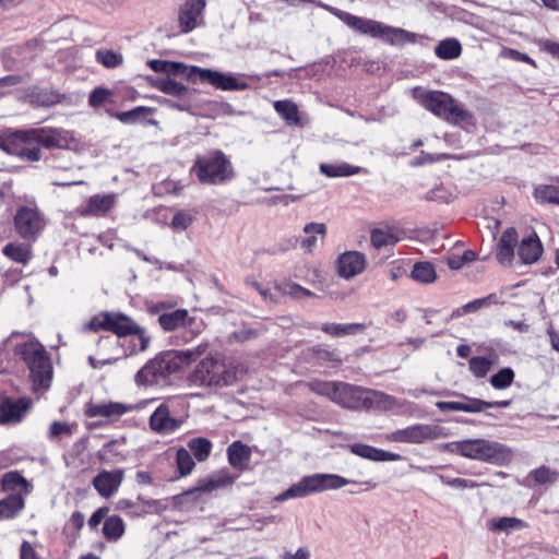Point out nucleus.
Instances as JSON below:
<instances>
[{
	"mask_svg": "<svg viewBox=\"0 0 559 559\" xmlns=\"http://www.w3.org/2000/svg\"><path fill=\"white\" fill-rule=\"evenodd\" d=\"M99 344L104 345V346L115 344L116 356H119V359L122 357L135 355L140 352H144L147 349V348L140 347V342H139L136 335H133V337L131 340H129V341L124 340L123 342H120L119 340H112L109 336H105L99 340Z\"/></svg>",
	"mask_w": 559,
	"mask_h": 559,
	"instance_id": "nucleus-32",
	"label": "nucleus"
},
{
	"mask_svg": "<svg viewBox=\"0 0 559 559\" xmlns=\"http://www.w3.org/2000/svg\"><path fill=\"white\" fill-rule=\"evenodd\" d=\"M305 385L318 395L328 397L335 404L349 408H366L368 390L341 381H323L314 379Z\"/></svg>",
	"mask_w": 559,
	"mask_h": 559,
	"instance_id": "nucleus-5",
	"label": "nucleus"
},
{
	"mask_svg": "<svg viewBox=\"0 0 559 559\" xmlns=\"http://www.w3.org/2000/svg\"><path fill=\"white\" fill-rule=\"evenodd\" d=\"M124 531V522L119 515H110L105 519L103 534L107 540L117 542L122 537Z\"/></svg>",
	"mask_w": 559,
	"mask_h": 559,
	"instance_id": "nucleus-38",
	"label": "nucleus"
},
{
	"mask_svg": "<svg viewBox=\"0 0 559 559\" xmlns=\"http://www.w3.org/2000/svg\"><path fill=\"white\" fill-rule=\"evenodd\" d=\"M349 484L364 485L366 487L365 490L374 489L378 486V484L371 479L358 483L337 474L317 473L304 476L298 483L277 495L274 500L284 502L288 499L305 498L325 490H336Z\"/></svg>",
	"mask_w": 559,
	"mask_h": 559,
	"instance_id": "nucleus-3",
	"label": "nucleus"
},
{
	"mask_svg": "<svg viewBox=\"0 0 559 559\" xmlns=\"http://www.w3.org/2000/svg\"><path fill=\"white\" fill-rule=\"evenodd\" d=\"M23 135L46 148H62L68 145L69 133L61 129L36 128L23 130Z\"/></svg>",
	"mask_w": 559,
	"mask_h": 559,
	"instance_id": "nucleus-18",
	"label": "nucleus"
},
{
	"mask_svg": "<svg viewBox=\"0 0 559 559\" xmlns=\"http://www.w3.org/2000/svg\"><path fill=\"white\" fill-rule=\"evenodd\" d=\"M411 276L413 280L424 284H430L437 278L435 266L430 262L415 263Z\"/></svg>",
	"mask_w": 559,
	"mask_h": 559,
	"instance_id": "nucleus-43",
	"label": "nucleus"
},
{
	"mask_svg": "<svg viewBox=\"0 0 559 559\" xmlns=\"http://www.w3.org/2000/svg\"><path fill=\"white\" fill-rule=\"evenodd\" d=\"M31 403L26 399H19L16 401L11 399H3L0 402V423L10 424L19 423L24 414L29 408Z\"/></svg>",
	"mask_w": 559,
	"mask_h": 559,
	"instance_id": "nucleus-23",
	"label": "nucleus"
},
{
	"mask_svg": "<svg viewBox=\"0 0 559 559\" xmlns=\"http://www.w3.org/2000/svg\"><path fill=\"white\" fill-rule=\"evenodd\" d=\"M311 554L307 547H299L295 552L285 551L281 559H310Z\"/></svg>",
	"mask_w": 559,
	"mask_h": 559,
	"instance_id": "nucleus-63",
	"label": "nucleus"
},
{
	"mask_svg": "<svg viewBox=\"0 0 559 559\" xmlns=\"http://www.w3.org/2000/svg\"><path fill=\"white\" fill-rule=\"evenodd\" d=\"M152 85L164 94L182 97L188 93V87L173 79V76L158 79Z\"/></svg>",
	"mask_w": 559,
	"mask_h": 559,
	"instance_id": "nucleus-40",
	"label": "nucleus"
},
{
	"mask_svg": "<svg viewBox=\"0 0 559 559\" xmlns=\"http://www.w3.org/2000/svg\"><path fill=\"white\" fill-rule=\"evenodd\" d=\"M487 528L493 533H510L512 531L522 530L526 527L524 521L512 518V516H501L495 518L487 521Z\"/></svg>",
	"mask_w": 559,
	"mask_h": 559,
	"instance_id": "nucleus-35",
	"label": "nucleus"
},
{
	"mask_svg": "<svg viewBox=\"0 0 559 559\" xmlns=\"http://www.w3.org/2000/svg\"><path fill=\"white\" fill-rule=\"evenodd\" d=\"M314 3L338 17L349 28L361 35L379 38L393 46H402L406 43L414 44L417 41L418 35L416 33L400 27H393L371 19L357 16L320 1Z\"/></svg>",
	"mask_w": 559,
	"mask_h": 559,
	"instance_id": "nucleus-1",
	"label": "nucleus"
},
{
	"mask_svg": "<svg viewBox=\"0 0 559 559\" xmlns=\"http://www.w3.org/2000/svg\"><path fill=\"white\" fill-rule=\"evenodd\" d=\"M463 400V412L464 413H480L487 408V402L480 399L468 397L462 395Z\"/></svg>",
	"mask_w": 559,
	"mask_h": 559,
	"instance_id": "nucleus-59",
	"label": "nucleus"
},
{
	"mask_svg": "<svg viewBox=\"0 0 559 559\" xmlns=\"http://www.w3.org/2000/svg\"><path fill=\"white\" fill-rule=\"evenodd\" d=\"M274 109L288 123H299L298 107L295 103L290 100H276Z\"/></svg>",
	"mask_w": 559,
	"mask_h": 559,
	"instance_id": "nucleus-46",
	"label": "nucleus"
},
{
	"mask_svg": "<svg viewBox=\"0 0 559 559\" xmlns=\"http://www.w3.org/2000/svg\"><path fill=\"white\" fill-rule=\"evenodd\" d=\"M124 480V469H100L93 478L92 485L97 493L105 499L115 496Z\"/></svg>",
	"mask_w": 559,
	"mask_h": 559,
	"instance_id": "nucleus-17",
	"label": "nucleus"
},
{
	"mask_svg": "<svg viewBox=\"0 0 559 559\" xmlns=\"http://www.w3.org/2000/svg\"><path fill=\"white\" fill-rule=\"evenodd\" d=\"M14 352L29 369L34 390H47L52 380V365L45 347L39 342L31 340L17 344Z\"/></svg>",
	"mask_w": 559,
	"mask_h": 559,
	"instance_id": "nucleus-6",
	"label": "nucleus"
},
{
	"mask_svg": "<svg viewBox=\"0 0 559 559\" xmlns=\"http://www.w3.org/2000/svg\"><path fill=\"white\" fill-rule=\"evenodd\" d=\"M312 355L319 362L322 364L341 362V358L335 350H330L320 346L312 348Z\"/></svg>",
	"mask_w": 559,
	"mask_h": 559,
	"instance_id": "nucleus-58",
	"label": "nucleus"
},
{
	"mask_svg": "<svg viewBox=\"0 0 559 559\" xmlns=\"http://www.w3.org/2000/svg\"><path fill=\"white\" fill-rule=\"evenodd\" d=\"M441 436V429L435 425L415 424L385 435L388 442L420 444L436 440Z\"/></svg>",
	"mask_w": 559,
	"mask_h": 559,
	"instance_id": "nucleus-14",
	"label": "nucleus"
},
{
	"mask_svg": "<svg viewBox=\"0 0 559 559\" xmlns=\"http://www.w3.org/2000/svg\"><path fill=\"white\" fill-rule=\"evenodd\" d=\"M194 217L189 211L177 212L171 219V227L175 230H186L193 222Z\"/></svg>",
	"mask_w": 559,
	"mask_h": 559,
	"instance_id": "nucleus-57",
	"label": "nucleus"
},
{
	"mask_svg": "<svg viewBox=\"0 0 559 559\" xmlns=\"http://www.w3.org/2000/svg\"><path fill=\"white\" fill-rule=\"evenodd\" d=\"M72 430L70 425L61 421H53L49 428V438H56L62 433L71 435Z\"/></svg>",
	"mask_w": 559,
	"mask_h": 559,
	"instance_id": "nucleus-61",
	"label": "nucleus"
},
{
	"mask_svg": "<svg viewBox=\"0 0 559 559\" xmlns=\"http://www.w3.org/2000/svg\"><path fill=\"white\" fill-rule=\"evenodd\" d=\"M2 252L9 259L23 264L28 262L32 257L29 247L23 243H8Z\"/></svg>",
	"mask_w": 559,
	"mask_h": 559,
	"instance_id": "nucleus-45",
	"label": "nucleus"
},
{
	"mask_svg": "<svg viewBox=\"0 0 559 559\" xmlns=\"http://www.w3.org/2000/svg\"><path fill=\"white\" fill-rule=\"evenodd\" d=\"M236 478V475H233L228 469L223 468L213 473L206 478L200 479L197 486V490L211 492L217 489L226 488L233 485Z\"/></svg>",
	"mask_w": 559,
	"mask_h": 559,
	"instance_id": "nucleus-25",
	"label": "nucleus"
},
{
	"mask_svg": "<svg viewBox=\"0 0 559 559\" xmlns=\"http://www.w3.org/2000/svg\"><path fill=\"white\" fill-rule=\"evenodd\" d=\"M152 112L153 109L150 107L138 106L131 110L116 112L114 117L124 124H133L145 119Z\"/></svg>",
	"mask_w": 559,
	"mask_h": 559,
	"instance_id": "nucleus-44",
	"label": "nucleus"
},
{
	"mask_svg": "<svg viewBox=\"0 0 559 559\" xmlns=\"http://www.w3.org/2000/svg\"><path fill=\"white\" fill-rule=\"evenodd\" d=\"M108 513V508H99L97 509L88 519V526L92 530H95L102 521H105V516Z\"/></svg>",
	"mask_w": 559,
	"mask_h": 559,
	"instance_id": "nucleus-62",
	"label": "nucleus"
},
{
	"mask_svg": "<svg viewBox=\"0 0 559 559\" xmlns=\"http://www.w3.org/2000/svg\"><path fill=\"white\" fill-rule=\"evenodd\" d=\"M285 292L288 293L289 295L294 296V297H297V298L312 296V293L310 290H308L307 288L301 287L298 284H288L287 285V289Z\"/></svg>",
	"mask_w": 559,
	"mask_h": 559,
	"instance_id": "nucleus-64",
	"label": "nucleus"
},
{
	"mask_svg": "<svg viewBox=\"0 0 559 559\" xmlns=\"http://www.w3.org/2000/svg\"><path fill=\"white\" fill-rule=\"evenodd\" d=\"M245 373L241 364L216 356L203 358L188 374V381L201 388H223L235 384Z\"/></svg>",
	"mask_w": 559,
	"mask_h": 559,
	"instance_id": "nucleus-2",
	"label": "nucleus"
},
{
	"mask_svg": "<svg viewBox=\"0 0 559 559\" xmlns=\"http://www.w3.org/2000/svg\"><path fill=\"white\" fill-rule=\"evenodd\" d=\"M205 5V0H187L180 7L178 12V23L181 33L188 34L198 26V20L201 17Z\"/></svg>",
	"mask_w": 559,
	"mask_h": 559,
	"instance_id": "nucleus-21",
	"label": "nucleus"
},
{
	"mask_svg": "<svg viewBox=\"0 0 559 559\" xmlns=\"http://www.w3.org/2000/svg\"><path fill=\"white\" fill-rule=\"evenodd\" d=\"M514 371L509 368H502L490 378V384L497 389L502 390L509 388L514 381Z\"/></svg>",
	"mask_w": 559,
	"mask_h": 559,
	"instance_id": "nucleus-48",
	"label": "nucleus"
},
{
	"mask_svg": "<svg viewBox=\"0 0 559 559\" xmlns=\"http://www.w3.org/2000/svg\"><path fill=\"white\" fill-rule=\"evenodd\" d=\"M14 225L24 239H35L45 227V219L36 207L21 206L14 216Z\"/></svg>",
	"mask_w": 559,
	"mask_h": 559,
	"instance_id": "nucleus-16",
	"label": "nucleus"
},
{
	"mask_svg": "<svg viewBox=\"0 0 559 559\" xmlns=\"http://www.w3.org/2000/svg\"><path fill=\"white\" fill-rule=\"evenodd\" d=\"M158 323L164 331L183 329L182 343H189L204 330L202 320L190 317L188 310L177 309L159 314Z\"/></svg>",
	"mask_w": 559,
	"mask_h": 559,
	"instance_id": "nucleus-11",
	"label": "nucleus"
},
{
	"mask_svg": "<svg viewBox=\"0 0 559 559\" xmlns=\"http://www.w3.org/2000/svg\"><path fill=\"white\" fill-rule=\"evenodd\" d=\"M176 462L181 476L190 474L195 465L190 452L183 448L177 451Z\"/></svg>",
	"mask_w": 559,
	"mask_h": 559,
	"instance_id": "nucleus-50",
	"label": "nucleus"
},
{
	"mask_svg": "<svg viewBox=\"0 0 559 559\" xmlns=\"http://www.w3.org/2000/svg\"><path fill=\"white\" fill-rule=\"evenodd\" d=\"M24 508V498L19 495H9L0 500V520L13 518Z\"/></svg>",
	"mask_w": 559,
	"mask_h": 559,
	"instance_id": "nucleus-41",
	"label": "nucleus"
},
{
	"mask_svg": "<svg viewBox=\"0 0 559 559\" xmlns=\"http://www.w3.org/2000/svg\"><path fill=\"white\" fill-rule=\"evenodd\" d=\"M530 476L537 484H551L558 478V474L546 466H540L531 472Z\"/></svg>",
	"mask_w": 559,
	"mask_h": 559,
	"instance_id": "nucleus-54",
	"label": "nucleus"
},
{
	"mask_svg": "<svg viewBox=\"0 0 559 559\" xmlns=\"http://www.w3.org/2000/svg\"><path fill=\"white\" fill-rule=\"evenodd\" d=\"M227 456L229 464L239 471L248 467L251 459V449L241 441H234L227 448Z\"/></svg>",
	"mask_w": 559,
	"mask_h": 559,
	"instance_id": "nucleus-28",
	"label": "nucleus"
},
{
	"mask_svg": "<svg viewBox=\"0 0 559 559\" xmlns=\"http://www.w3.org/2000/svg\"><path fill=\"white\" fill-rule=\"evenodd\" d=\"M435 53L442 60H452L461 56L462 45L456 38H447L435 47Z\"/></svg>",
	"mask_w": 559,
	"mask_h": 559,
	"instance_id": "nucleus-37",
	"label": "nucleus"
},
{
	"mask_svg": "<svg viewBox=\"0 0 559 559\" xmlns=\"http://www.w3.org/2000/svg\"><path fill=\"white\" fill-rule=\"evenodd\" d=\"M491 297L492 296L490 295L488 297L478 298L473 301H469V302L465 304L464 306H462L461 308H459L453 314L454 316H463V314L476 312L479 309L488 306Z\"/></svg>",
	"mask_w": 559,
	"mask_h": 559,
	"instance_id": "nucleus-55",
	"label": "nucleus"
},
{
	"mask_svg": "<svg viewBox=\"0 0 559 559\" xmlns=\"http://www.w3.org/2000/svg\"><path fill=\"white\" fill-rule=\"evenodd\" d=\"M85 329L90 331H110L119 338L128 335H136L141 348H147L151 341L146 330L140 326L131 317L122 312L106 311L98 313L85 324Z\"/></svg>",
	"mask_w": 559,
	"mask_h": 559,
	"instance_id": "nucleus-8",
	"label": "nucleus"
},
{
	"mask_svg": "<svg viewBox=\"0 0 559 559\" xmlns=\"http://www.w3.org/2000/svg\"><path fill=\"white\" fill-rule=\"evenodd\" d=\"M366 408H377L380 411H393L402 407L405 402L380 391L368 390Z\"/></svg>",
	"mask_w": 559,
	"mask_h": 559,
	"instance_id": "nucleus-27",
	"label": "nucleus"
},
{
	"mask_svg": "<svg viewBox=\"0 0 559 559\" xmlns=\"http://www.w3.org/2000/svg\"><path fill=\"white\" fill-rule=\"evenodd\" d=\"M319 170L328 178H337L357 175L361 171V168L359 166L350 165L346 162H336L332 164L322 163L319 166Z\"/></svg>",
	"mask_w": 559,
	"mask_h": 559,
	"instance_id": "nucleus-33",
	"label": "nucleus"
},
{
	"mask_svg": "<svg viewBox=\"0 0 559 559\" xmlns=\"http://www.w3.org/2000/svg\"><path fill=\"white\" fill-rule=\"evenodd\" d=\"M0 148L26 162H37L41 151L31 139L23 135V130L0 135Z\"/></svg>",
	"mask_w": 559,
	"mask_h": 559,
	"instance_id": "nucleus-13",
	"label": "nucleus"
},
{
	"mask_svg": "<svg viewBox=\"0 0 559 559\" xmlns=\"http://www.w3.org/2000/svg\"><path fill=\"white\" fill-rule=\"evenodd\" d=\"M192 171L201 183L207 185L224 183L234 177L231 164L221 151L198 156Z\"/></svg>",
	"mask_w": 559,
	"mask_h": 559,
	"instance_id": "nucleus-9",
	"label": "nucleus"
},
{
	"mask_svg": "<svg viewBox=\"0 0 559 559\" xmlns=\"http://www.w3.org/2000/svg\"><path fill=\"white\" fill-rule=\"evenodd\" d=\"M176 372H178L177 365L166 350L142 367L135 376V381L142 385H156Z\"/></svg>",
	"mask_w": 559,
	"mask_h": 559,
	"instance_id": "nucleus-12",
	"label": "nucleus"
},
{
	"mask_svg": "<svg viewBox=\"0 0 559 559\" xmlns=\"http://www.w3.org/2000/svg\"><path fill=\"white\" fill-rule=\"evenodd\" d=\"M559 177L554 183L540 185L535 188L534 197L539 203L559 204Z\"/></svg>",
	"mask_w": 559,
	"mask_h": 559,
	"instance_id": "nucleus-39",
	"label": "nucleus"
},
{
	"mask_svg": "<svg viewBox=\"0 0 559 559\" xmlns=\"http://www.w3.org/2000/svg\"><path fill=\"white\" fill-rule=\"evenodd\" d=\"M304 233L308 236L301 239L300 246L306 252L310 253L317 246L316 235L324 237L326 234V226L323 223H309L305 225Z\"/></svg>",
	"mask_w": 559,
	"mask_h": 559,
	"instance_id": "nucleus-36",
	"label": "nucleus"
},
{
	"mask_svg": "<svg viewBox=\"0 0 559 559\" xmlns=\"http://www.w3.org/2000/svg\"><path fill=\"white\" fill-rule=\"evenodd\" d=\"M95 58L97 62L107 69H115L123 63V56L109 49H98Z\"/></svg>",
	"mask_w": 559,
	"mask_h": 559,
	"instance_id": "nucleus-47",
	"label": "nucleus"
},
{
	"mask_svg": "<svg viewBox=\"0 0 559 559\" xmlns=\"http://www.w3.org/2000/svg\"><path fill=\"white\" fill-rule=\"evenodd\" d=\"M136 406L131 404H126L121 402H99L93 403L90 402L85 405L84 414L88 418L94 417H104L108 419H119L127 413L134 411Z\"/></svg>",
	"mask_w": 559,
	"mask_h": 559,
	"instance_id": "nucleus-19",
	"label": "nucleus"
},
{
	"mask_svg": "<svg viewBox=\"0 0 559 559\" xmlns=\"http://www.w3.org/2000/svg\"><path fill=\"white\" fill-rule=\"evenodd\" d=\"M207 348H209V343L202 342L193 348L178 349V350L173 349V350H168V353L170 354L174 362H176L177 369L179 371L183 366H187V365L191 364L192 361H195L199 357L204 355L205 352L207 350Z\"/></svg>",
	"mask_w": 559,
	"mask_h": 559,
	"instance_id": "nucleus-29",
	"label": "nucleus"
},
{
	"mask_svg": "<svg viewBox=\"0 0 559 559\" xmlns=\"http://www.w3.org/2000/svg\"><path fill=\"white\" fill-rule=\"evenodd\" d=\"M2 489L11 492L10 495H19L24 498L29 492L28 481L19 472H8L1 479Z\"/></svg>",
	"mask_w": 559,
	"mask_h": 559,
	"instance_id": "nucleus-31",
	"label": "nucleus"
},
{
	"mask_svg": "<svg viewBox=\"0 0 559 559\" xmlns=\"http://www.w3.org/2000/svg\"><path fill=\"white\" fill-rule=\"evenodd\" d=\"M491 366V361L481 356L472 357L469 359V370L476 378H484Z\"/></svg>",
	"mask_w": 559,
	"mask_h": 559,
	"instance_id": "nucleus-52",
	"label": "nucleus"
},
{
	"mask_svg": "<svg viewBox=\"0 0 559 559\" xmlns=\"http://www.w3.org/2000/svg\"><path fill=\"white\" fill-rule=\"evenodd\" d=\"M518 242V233L515 228L510 227L507 228L498 243H497V253L496 258L498 262L502 265H511L514 258V247Z\"/></svg>",
	"mask_w": 559,
	"mask_h": 559,
	"instance_id": "nucleus-24",
	"label": "nucleus"
},
{
	"mask_svg": "<svg viewBox=\"0 0 559 559\" xmlns=\"http://www.w3.org/2000/svg\"><path fill=\"white\" fill-rule=\"evenodd\" d=\"M449 447L451 452L461 456L496 465H503L512 459L507 445L487 439H466L452 442Z\"/></svg>",
	"mask_w": 559,
	"mask_h": 559,
	"instance_id": "nucleus-7",
	"label": "nucleus"
},
{
	"mask_svg": "<svg viewBox=\"0 0 559 559\" xmlns=\"http://www.w3.org/2000/svg\"><path fill=\"white\" fill-rule=\"evenodd\" d=\"M175 400H167L160 403L150 416V427L159 435L175 432L182 425V420L175 416Z\"/></svg>",
	"mask_w": 559,
	"mask_h": 559,
	"instance_id": "nucleus-15",
	"label": "nucleus"
},
{
	"mask_svg": "<svg viewBox=\"0 0 559 559\" xmlns=\"http://www.w3.org/2000/svg\"><path fill=\"white\" fill-rule=\"evenodd\" d=\"M440 480L443 485L452 487V488H456V489H473L478 486V484L475 483L474 480L466 479V478H459V477L452 478V477L440 475Z\"/></svg>",
	"mask_w": 559,
	"mask_h": 559,
	"instance_id": "nucleus-56",
	"label": "nucleus"
},
{
	"mask_svg": "<svg viewBox=\"0 0 559 559\" xmlns=\"http://www.w3.org/2000/svg\"><path fill=\"white\" fill-rule=\"evenodd\" d=\"M114 92L105 87L94 88L88 96V105L99 108L105 104L112 103Z\"/></svg>",
	"mask_w": 559,
	"mask_h": 559,
	"instance_id": "nucleus-49",
	"label": "nucleus"
},
{
	"mask_svg": "<svg viewBox=\"0 0 559 559\" xmlns=\"http://www.w3.org/2000/svg\"><path fill=\"white\" fill-rule=\"evenodd\" d=\"M412 94L421 107L449 123L459 124L472 118L471 112L445 92L415 87Z\"/></svg>",
	"mask_w": 559,
	"mask_h": 559,
	"instance_id": "nucleus-4",
	"label": "nucleus"
},
{
	"mask_svg": "<svg viewBox=\"0 0 559 559\" xmlns=\"http://www.w3.org/2000/svg\"><path fill=\"white\" fill-rule=\"evenodd\" d=\"M20 559H40L33 544L23 540L20 547Z\"/></svg>",
	"mask_w": 559,
	"mask_h": 559,
	"instance_id": "nucleus-60",
	"label": "nucleus"
},
{
	"mask_svg": "<svg viewBox=\"0 0 559 559\" xmlns=\"http://www.w3.org/2000/svg\"><path fill=\"white\" fill-rule=\"evenodd\" d=\"M148 67L156 73H164L168 76H181L192 82L195 66H188L183 62L152 59L147 61Z\"/></svg>",
	"mask_w": 559,
	"mask_h": 559,
	"instance_id": "nucleus-22",
	"label": "nucleus"
},
{
	"mask_svg": "<svg viewBox=\"0 0 559 559\" xmlns=\"http://www.w3.org/2000/svg\"><path fill=\"white\" fill-rule=\"evenodd\" d=\"M212 442L202 437L192 438L188 442V451L192 454L199 462H204L211 454L212 451Z\"/></svg>",
	"mask_w": 559,
	"mask_h": 559,
	"instance_id": "nucleus-42",
	"label": "nucleus"
},
{
	"mask_svg": "<svg viewBox=\"0 0 559 559\" xmlns=\"http://www.w3.org/2000/svg\"><path fill=\"white\" fill-rule=\"evenodd\" d=\"M397 239L393 237L390 230L374 229L371 233V243L377 249L394 245Z\"/></svg>",
	"mask_w": 559,
	"mask_h": 559,
	"instance_id": "nucleus-51",
	"label": "nucleus"
},
{
	"mask_svg": "<svg viewBox=\"0 0 559 559\" xmlns=\"http://www.w3.org/2000/svg\"><path fill=\"white\" fill-rule=\"evenodd\" d=\"M366 329L367 325L364 323H323L321 325V330L333 337L356 335L362 333Z\"/></svg>",
	"mask_w": 559,
	"mask_h": 559,
	"instance_id": "nucleus-34",
	"label": "nucleus"
},
{
	"mask_svg": "<svg viewBox=\"0 0 559 559\" xmlns=\"http://www.w3.org/2000/svg\"><path fill=\"white\" fill-rule=\"evenodd\" d=\"M116 203V194H95L88 199L87 205L81 210L83 216H102L110 211Z\"/></svg>",
	"mask_w": 559,
	"mask_h": 559,
	"instance_id": "nucleus-26",
	"label": "nucleus"
},
{
	"mask_svg": "<svg viewBox=\"0 0 559 559\" xmlns=\"http://www.w3.org/2000/svg\"><path fill=\"white\" fill-rule=\"evenodd\" d=\"M349 450L353 454L360 456L362 459H367L373 462H378L379 449L365 444V443H354L349 447Z\"/></svg>",
	"mask_w": 559,
	"mask_h": 559,
	"instance_id": "nucleus-53",
	"label": "nucleus"
},
{
	"mask_svg": "<svg viewBox=\"0 0 559 559\" xmlns=\"http://www.w3.org/2000/svg\"><path fill=\"white\" fill-rule=\"evenodd\" d=\"M193 76L194 80L191 83H207L221 91H246L250 85L245 79L260 81V74L224 73L197 66L194 67Z\"/></svg>",
	"mask_w": 559,
	"mask_h": 559,
	"instance_id": "nucleus-10",
	"label": "nucleus"
},
{
	"mask_svg": "<svg viewBox=\"0 0 559 559\" xmlns=\"http://www.w3.org/2000/svg\"><path fill=\"white\" fill-rule=\"evenodd\" d=\"M366 257L358 251H346L336 261L337 274L344 280H350L366 269Z\"/></svg>",
	"mask_w": 559,
	"mask_h": 559,
	"instance_id": "nucleus-20",
	"label": "nucleus"
},
{
	"mask_svg": "<svg viewBox=\"0 0 559 559\" xmlns=\"http://www.w3.org/2000/svg\"><path fill=\"white\" fill-rule=\"evenodd\" d=\"M543 252V246L536 235L522 239L518 254L523 263L531 264L536 262Z\"/></svg>",
	"mask_w": 559,
	"mask_h": 559,
	"instance_id": "nucleus-30",
	"label": "nucleus"
}]
</instances>
